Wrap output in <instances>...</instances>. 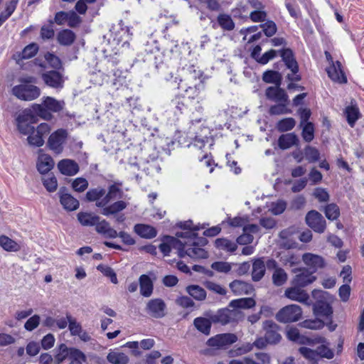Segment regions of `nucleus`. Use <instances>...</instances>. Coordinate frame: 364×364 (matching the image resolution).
I'll use <instances>...</instances> for the list:
<instances>
[{
	"instance_id": "de8ad7c7",
	"label": "nucleus",
	"mask_w": 364,
	"mask_h": 364,
	"mask_svg": "<svg viewBox=\"0 0 364 364\" xmlns=\"http://www.w3.org/2000/svg\"><path fill=\"white\" fill-rule=\"evenodd\" d=\"M296 125V121L292 117H287L279 120L277 124V129L281 132L291 130Z\"/></svg>"
},
{
	"instance_id": "1a4fd4ad",
	"label": "nucleus",
	"mask_w": 364,
	"mask_h": 364,
	"mask_svg": "<svg viewBox=\"0 0 364 364\" xmlns=\"http://www.w3.org/2000/svg\"><path fill=\"white\" fill-rule=\"evenodd\" d=\"M307 225L317 233L324 232L326 228V222L322 215L314 210L307 213L305 218Z\"/></svg>"
},
{
	"instance_id": "bb28decb",
	"label": "nucleus",
	"mask_w": 364,
	"mask_h": 364,
	"mask_svg": "<svg viewBox=\"0 0 364 364\" xmlns=\"http://www.w3.org/2000/svg\"><path fill=\"white\" fill-rule=\"evenodd\" d=\"M56 39L60 45L70 46L75 42L76 35L72 30L63 29L58 33Z\"/></svg>"
},
{
	"instance_id": "39448f33",
	"label": "nucleus",
	"mask_w": 364,
	"mask_h": 364,
	"mask_svg": "<svg viewBox=\"0 0 364 364\" xmlns=\"http://www.w3.org/2000/svg\"><path fill=\"white\" fill-rule=\"evenodd\" d=\"M12 94L21 100L31 101L40 96L41 90L34 85H18L12 88Z\"/></svg>"
},
{
	"instance_id": "72a5a7b5",
	"label": "nucleus",
	"mask_w": 364,
	"mask_h": 364,
	"mask_svg": "<svg viewBox=\"0 0 364 364\" xmlns=\"http://www.w3.org/2000/svg\"><path fill=\"white\" fill-rule=\"evenodd\" d=\"M255 301L252 298H241L232 300L229 303V307L237 310L239 309H247L255 306Z\"/></svg>"
},
{
	"instance_id": "5701e85b",
	"label": "nucleus",
	"mask_w": 364,
	"mask_h": 364,
	"mask_svg": "<svg viewBox=\"0 0 364 364\" xmlns=\"http://www.w3.org/2000/svg\"><path fill=\"white\" fill-rule=\"evenodd\" d=\"M134 231L136 234L142 238L152 239L157 235V230L151 225L146 224H136L134 227Z\"/></svg>"
},
{
	"instance_id": "dca6fc26",
	"label": "nucleus",
	"mask_w": 364,
	"mask_h": 364,
	"mask_svg": "<svg viewBox=\"0 0 364 364\" xmlns=\"http://www.w3.org/2000/svg\"><path fill=\"white\" fill-rule=\"evenodd\" d=\"M279 53L282 57V61L286 67L291 71L292 73H299V65L296 60L294 53L291 48H283L279 50Z\"/></svg>"
},
{
	"instance_id": "f704fd0d",
	"label": "nucleus",
	"mask_w": 364,
	"mask_h": 364,
	"mask_svg": "<svg viewBox=\"0 0 364 364\" xmlns=\"http://www.w3.org/2000/svg\"><path fill=\"white\" fill-rule=\"evenodd\" d=\"M217 23L225 31H231L235 26L232 17L227 14H220L217 17Z\"/></svg>"
},
{
	"instance_id": "c85d7f7f",
	"label": "nucleus",
	"mask_w": 364,
	"mask_h": 364,
	"mask_svg": "<svg viewBox=\"0 0 364 364\" xmlns=\"http://www.w3.org/2000/svg\"><path fill=\"white\" fill-rule=\"evenodd\" d=\"M314 313L317 316H330L333 314L330 304L322 299L316 301L313 306Z\"/></svg>"
},
{
	"instance_id": "e433bc0d",
	"label": "nucleus",
	"mask_w": 364,
	"mask_h": 364,
	"mask_svg": "<svg viewBox=\"0 0 364 364\" xmlns=\"http://www.w3.org/2000/svg\"><path fill=\"white\" fill-rule=\"evenodd\" d=\"M0 246L6 252H18L21 250L20 245L4 235L0 236Z\"/></svg>"
},
{
	"instance_id": "338daca9",
	"label": "nucleus",
	"mask_w": 364,
	"mask_h": 364,
	"mask_svg": "<svg viewBox=\"0 0 364 364\" xmlns=\"http://www.w3.org/2000/svg\"><path fill=\"white\" fill-rule=\"evenodd\" d=\"M41 317L39 315L35 314L30 317L24 324V328L28 331H32L36 329L40 324Z\"/></svg>"
},
{
	"instance_id": "13d9d810",
	"label": "nucleus",
	"mask_w": 364,
	"mask_h": 364,
	"mask_svg": "<svg viewBox=\"0 0 364 364\" xmlns=\"http://www.w3.org/2000/svg\"><path fill=\"white\" fill-rule=\"evenodd\" d=\"M259 27L262 28L264 33L267 37L273 36L277 31L276 23L271 20L267 21L265 23L260 24Z\"/></svg>"
},
{
	"instance_id": "0e129e2a",
	"label": "nucleus",
	"mask_w": 364,
	"mask_h": 364,
	"mask_svg": "<svg viewBox=\"0 0 364 364\" xmlns=\"http://www.w3.org/2000/svg\"><path fill=\"white\" fill-rule=\"evenodd\" d=\"M73 188L79 193L85 191L88 187V181L85 178H77L72 183Z\"/></svg>"
},
{
	"instance_id": "6ab92c4d",
	"label": "nucleus",
	"mask_w": 364,
	"mask_h": 364,
	"mask_svg": "<svg viewBox=\"0 0 364 364\" xmlns=\"http://www.w3.org/2000/svg\"><path fill=\"white\" fill-rule=\"evenodd\" d=\"M229 287L235 295H248L254 291L251 284L242 280L235 279L230 283Z\"/></svg>"
},
{
	"instance_id": "ddd939ff",
	"label": "nucleus",
	"mask_w": 364,
	"mask_h": 364,
	"mask_svg": "<svg viewBox=\"0 0 364 364\" xmlns=\"http://www.w3.org/2000/svg\"><path fill=\"white\" fill-rule=\"evenodd\" d=\"M302 261L313 273L319 269L324 268L326 264L323 257L310 252L304 253L302 255Z\"/></svg>"
},
{
	"instance_id": "f257e3e1",
	"label": "nucleus",
	"mask_w": 364,
	"mask_h": 364,
	"mask_svg": "<svg viewBox=\"0 0 364 364\" xmlns=\"http://www.w3.org/2000/svg\"><path fill=\"white\" fill-rule=\"evenodd\" d=\"M177 237H181L187 240L186 248L185 249V255L193 259H206L208 253L202 247L208 243V240L204 237H198L196 232L185 231L176 233Z\"/></svg>"
},
{
	"instance_id": "79ce46f5",
	"label": "nucleus",
	"mask_w": 364,
	"mask_h": 364,
	"mask_svg": "<svg viewBox=\"0 0 364 364\" xmlns=\"http://www.w3.org/2000/svg\"><path fill=\"white\" fill-rule=\"evenodd\" d=\"M71 348H68L65 343L60 344L55 348V360L56 364L62 363L67 358L70 357Z\"/></svg>"
},
{
	"instance_id": "09e8293b",
	"label": "nucleus",
	"mask_w": 364,
	"mask_h": 364,
	"mask_svg": "<svg viewBox=\"0 0 364 364\" xmlns=\"http://www.w3.org/2000/svg\"><path fill=\"white\" fill-rule=\"evenodd\" d=\"M105 189L101 187L90 189L86 193V200L87 201H97L102 198L105 195Z\"/></svg>"
},
{
	"instance_id": "a878e982",
	"label": "nucleus",
	"mask_w": 364,
	"mask_h": 364,
	"mask_svg": "<svg viewBox=\"0 0 364 364\" xmlns=\"http://www.w3.org/2000/svg\"><path fill=\"white\" fill-rule=\"evenodd\" d=\"M139 284L140 294L144 297L151 296L154 290V284L151 279L146 274H142L139 277Z\"/></svg>"
},
{
	"instance_id": "ea45409f",
	"label": "nucleus",
	"mask_w": 364,
	"mask_h": 364,
	"mask_svg": "<svg viewBox=\"0 0 364 364\" xmlns=\"http://www.w3.org/2000/svg\"><path fill=\"white\" fill-rule=\"evenodd\" d=\"M77 219L84 226H93L96 225L100 218L92 213L80 212L77 214Z\"/></svg>"
},
{
	"instance_id": "774afa93",
	"label": "nucleus",
	"mask_w": 364,
	"mask_h": 364,
	"mask_svg": "<svg viewBox=\"0 0 364 364\" xmlns=\"http://www.w3.org/2000/svg\"><path fill=\"white\" fill-rule=\"evenodd\" d=\"M123 192L116 184H112L109 187L108 193L105 195L110 200L121 198Z\"/></svg>"
},
{
	"instance_id": "a18cd8bd",
	"label": "nucleus",
	"mask_w": 364,
	"mask_h": 364,
	"mask_svg": "<svg viewBox=\"0 0 364 364\" xmlns=\"http://www.w3.org/2000/svg\"><path fill=\"white\" fill-rule=\"evenodd\" d=\"M262 80L267 83H274L277 86H280L282 75L277 71L267 70L263 73Z\"/></svg>"
},
{
	"instance_id": "2f4dec72",
	"label": "nucleus",
	"mask_w": 364,
	"mask_h": 364,
	"mask_svg": "<svg viewBox=\"0 0 364 364\" xmlns=\"http://www.w3.org/2000/svg\"><path fill=\"white\" fill-rule=\"evenodd\" d=\"M204 89V85L202 81H199L198 83L194 85V86H189L186 87L184 91L188 98L189 99H197L198 102L203 101L204 97L200 95V91Z\"/></svg>"
},
{
	"instance_id": "393cba45",
	"label": "nucleus",
	"mask_w": 364,
	"mask_h": 364,
	"mask_svg": "<svg viewBox=\"0 0 364 364\" xmlns=\"http://www.w3.org/2000/svg\"><path fill=\"white\" fill-rule=\"evenodd\" d=\"M266 262L263 258L256 259L252 264V279L254 282L260 281L266 271Z\"/></svg>"
},
{
	"instance_id": "5fc2aeb1",
	"label": "nucleus",
	"mask_w": 364,
	"mask_h": 364,
	"mask_svg": "<svg viewBox=\"0 0 364 364\" xmlns=\"http://www.w3.org/2000/svg\"><path fill=\"white\" fill-rule=\"evenodd\" d=\"M301 136L306 142L311 141L314 138V126L312 122L303 124Z\"/></svg>"
},
{
	"instance_id": "aec40b11",
	"label": "nucleus",
	"mask_w": 364,
	"mask_h": 364,
	"mask_svg": "<svg viewBox=\"0 0 364 364\" xmlns=\"http://www.w3.org/2000/svg\"><path fill=\"white\" fill-rule=\"evenodd\" d=\"M58 168L60 172L68 176L77 174L79 171L78 164L72 159H62L58 164Z\"/></svg>"
},
{
	"instance_id": "7c9ffc66",
	"label": "nucleus",
	"mask_w": 364,
	"mask_h": 364,
	"mask_svg": "<svg viewBox=\"0 0 364 364\" xmlns=\"http://www.w3.org/2000/svg\"><path fill=\"white\" fill-rule=\"evenodd\" d=\"M186 292L195 300L203 301L206 299V291L199 285L191 284L186 287Z\"/></svg>"
},
{
	"instance_id": "2eb2a0df",
	"label": "nucleus",
	"mask_w": 364,
	"mask_h": 364,
	"mask_svg": "<svg viewBox=\"0 0 364 364\" xmlns=\"http://www.w3.org/2000/svg\"><path fill=\"white\" fill-rule=\"evenodd\" d=\"M41 77L45 84L50 87L60 89L63 87V76L59 71H46L42 74Z\"/></svg>"
},
{
	"instance_id": "0eeeda50",
	"label": "nucleus",
	"mask_w": 364,
	"mask_h": 364,
	"mask_svg": "<svg viewBox=\"0 0 364 364\" xmlns=\"http://www.w3.org/2000/svg\"><path fill=\"white\" fill-rule=\"evenodd\" d=\"M266 266L269 271H274L272 280L274 286L281 287L287 282L288 274L283 268L279 266L278 262L275 259H268L266 261Z\"/></svg>"
},
{
	"instance_id": "c9c22d12",
	"label": "nucleus",
	"mask_w": 364,
	"mask_h": 364,
	"mask_svg": "<svg viewBox=\"0 0 364 364\" xmlns=\"http://www.w3.org/2000/svg\"><path fill=\"white\" fill-rule=\"evenodd\" d=\"M344 114L346 117L348 124L353 127L356 121L360 118V114L358 107L354 105L346 107Z\"/></svg>"
},
{
	"instance_id": "cd10ccee",
	"label": "nucleus",
	"mask_w": 364,
	"mask_h": 364,
	"mask_svg": "<svg viewBox=\"0 0 364 364\" xmlns=\"http://www.w3.org/2000/svg\"><path fill=\"white\" fill-rule=\"evenodd\" d=\"M298 143L299 139L294 133L282 134L278 139V146L282 150L288 149Z\"/></svg>"
},
{
	"instance_id": "f03ea898",
	"label": "nucleus",
	"mask_w": 364,
	"mask_h": 364,
	"mask_svg": "<svg viewBox=\"0 0 364 364\" xmlns=\"http://www.w3.org/2000/svg\"><path fill=\"white\" fill-rule=\"evenodd\" d=\"M229 306L228 307L221 308L216 311L212 310H207L204 311L203 315L209 317L213 324H218L220 326H226L230 323L237 322L242 317L240 311L237 309H230Z\"/></svg>"
},
{
	"instance_id": "b1692460",
	"label": "nucleus",
	"mask_w": 364,
	"mask_h": 364,
	"mask_svg": "<svg viewBox=\"0 0 364 364\" xmlns=\"http://www.w3.org/2000/svg\"><path fill=\"white\" fill-rule=\"evenodd\" d=\"M213 322L209 317L203 316L196 317L193 320V325L195 328L200 333L205 336L210 333L211 326Z\"/></svg>"
},
{
	"instance_id": "7ed1b4c3",
	"label": "nucleus",
	"mask_w": 364,
	"mask_h": 364,
	"mask_svg": "<svg viewBox=\"0 0 364 364\" xmlns=\"http://www.w3.org/2000/svg\"><path fill=\"white\" fill-rule=\"evenodd\" d=\"M187 242H183L173 236H164L162 240V243L159 245V250L164 256L169 255L171 249L178 250V255L179 257L183 258L185 255V249L186 248Z\"/></svg>"
},
{
	"instance_id": "58836bf2",
	"label": "nucleus",
	"mask_w": 364,
	"mask_h": 364,
	"mask_svg": "<svg viewBox=\"0 0 364 364\" xmlns=\"http://www.w3.org/2000/svg\"><path fill=\"white\" fill-rule=\"evenodd\" d=\"M107 360L112 364H127L129 362L128 356L118 350L110 351L107 355Z\"/></svg>"
},
{
	"instance_id": "a211bd4d",
	"label": "nucleus",
	"mask_w": 364,
	"mask_h": 364,
	"mask_svg": "<svg viewBox=\"0 0 364 364\" xmlns=\"http://www.w3.org/2000/svg\"><path fill=\"white\" fill-rule=\"evenodd\" d=\"M265 95L269 100L276 102H288L289 97L284 90L276 85L266 89Z\"/></svg>"
},
{
	"instance_id": "37998d69",
	"label": "nucleus",
	"mask_w": 364,
	"mask_h": 364,
	"mask_svg": "<svg viewBox=\"0 0 364 364\" xmlns=\"http://www.w3.org/2000/svg\"><path fill=\"white\" fill-rule=\"evenodd\" d=\"M43 105L53 112H58L63 109L64 102L58 101L53 97H46L43 100Z\"/></svg>"
},
{
	"instance_id": "c03bdc74",
	"label": "nucleus",
	"mask_w": 364,
	"mask_h": 364,
	"mask_svg": "<svg viewBox=\"0 0 364 364\" xmlns=\"http://www.w3.org/2000/svg\"><path fill=\"white\" fill-rule=\"evenodd\" d=\"M19 0H11L6 4V9L0 14V27L13 14Z\"/></svg>"
},
{
	"instance_id": "4468645a",
	"label": "nucleus",
	"mask_w": 364,
	"mask_h": 364,
	"mask_svg": "<svg viewBox=\"0 0 364 364\" xmlns=\"http://www.w3.org/2000/svg\"><path fill=\"white\" fill-rule=\"evenodd\" d=\"M58 194L59 196L60 203L65 210L68 211H73L79 208V201L72 195L67 193L66 187H60Z\"/></svg>"
},
{
	"instance_id": "e2e57ef3",
	"label": "nucleus",
	"mask_w": 364,
	"mask_h": 364,
	"mask_svg": "<svg viewBox=\"0 0 364 364\" xmlns=\"http://www.w3.org/2000/svg\"><path fill=\"white\" fill-rule=\"evenodd\" d=\"M205 225H206L205 224H203V225L198 224L197 225H194L193 223V221L191 220L184 221V222H180V223L178 224V227L180 228L185 230L186 231L194 232L199 230L204 229L205 228Z\"/></svg>"
},
{
	"instance_id": "4c0bfd02",
	"label": "nucleus",
	"mask_w": 364,
	"mask_h": 364,
	"mask_svg": "<svg viewBox=\"0 0 364 364\" xmlns=\"http://www.w3.org/2000/svg\"><path fill=\"white\" fill-rule=\"evenodd\" d=\"M215 245L218 249L229 252H234L237 248L236 242L227 238L216 239L215 241Z\"/></svg>"
},
{
	"instance_id": "bf43d9fd",
	"label": "nucleus",
	"mask_w": 364,
	"mask_h": 364,
	"mask_svg": "<svg viewBox=\"0 0 364 364\" xmlns=\"http://www.w3.org/2000/svg\"><path fill=\"white\" fill-rule=\"evenodd\" d=\"M67 318L69 323L68 327L72 336H77L81 333L82 326L80 323L77 322L76 319L73 318L70 314H67Z\"/></svg>"
},
{
	"instance_id": "9d476101",
	"label": "nucleus",
	"mask_w": 364,
	"mask_h": 364,
	"mask_svg": "<svg viewBox=\"0 0 364 364\" xmlns=\"http://www.w3.org/2000/svg\"><path fill=\"white\" fill-rule=\"evenodd\" d=\"M293 272L295 276L291 283L296 287H305L316 279L314 273L306 268H296L293 269Z\"/></svg>"
},
{
	"instance_id": "49530a36",
	"label": "nucleus",
	"mask_w": 364,
	"mask_h": 364,
	"mask_svg": "<svg viewBox=\"0 0 364 364\" xmlns=\"http://www.w3.org/2000/svg\"><path fill=\"white\" fill-rule=\"evenodd\" d=\"M326 217L330 220H337L340 216V208L334 203L328 204L323 209Z\"/></svg>"
},
{
	"instance_id": "3c124183",
	"label": "nucleus",
	"mask_w": 364,
	"mask_h": 364,
	"mask_svg": "<svg viewBox=\"0 0 364 364\" xmlns=\"http://www.w3.org/2000/svg\"><path fill=\"white\" fill-rule=\"evenodd\" d=\"M287 102H279L277 105H272L269 108V113L271 115H281L289 114L291 110L287 107Z\"/></svg>"
},
{
	"instance_id": "6e6552de",
	"label": "nucleus",
	"mask_w": 364,
	"mask_h": 364,
	"mask_svg": "<svg viewBox=\"0 0 364 364\" xmlns=\"http://www.w3.org/2000/svg\"><path fill=\"white\" fill-rule=\"evenodd\" d=\"M67 137L68 132L64 129H58L50 135L47 143L48 148L55 154H60Z\"/></svg>"
},
{
	"instance_id": "f3484780",
	"label": "nucleus",
	"mask_w": 364,
	"mask_h": 364,
	"mask_svg": "<svg viewBox=\"0 0 364 364\" xmlns=\"http://www.w3.org/2000/svg\"><path fill=\"white\" fill-rule=\"evenodd\" d=\"M300 287L294 286L287 288L284 291V295L288 299L302 304H309V296L306 291L301 289Z\"/></svg>"
},
{
	"instance_id": "423d86ee",
	"label": "nucleus",
	"mask_w": 364,
	"mask_h": 364,
	"mask_svg": "<svg viewBox=\"0 0 364 364\" xmlns=\"http://www.w3.org/2000/svg\"><path fill=\"white\" fill-rule=\"evenodd\" d=\"M237 341L235 333H219L208 339L206 344L214 349H227Z\"/></svg>"
},
{
	"instance_id": "69168bd1",
	"label": "nucleus",
	"mask_w": 364,
	"mask_h": 364,
	"mask_svg": "<svg viewBox=\"0 0 364 364\" xmlns=\"http://www.w3.org/2000/svg\"><path fill=\"white\" fill-rule=\"evenodd\" d=\"M301 325L305 328L317 330L324 326V322L320 319L305 320Z\"/></svg>"
},
{
	"instance_id": "603ef678",
	"label": "nucleus",
	"mask_w": 364,
	"mask_h": 364,
	"mask_svg": "<svg viewBox=\"0 0 364 364\" xmlns=\"http://www.w3.org/2000/svg\"><path fill=\"white\" fill-rule=\"evenodd\" d=\"M32 108L33 112L38 116L46 120H50L53 117L50 111L43 105V103L42 105L34 104L33 105Z\"/></svg>"
},
{
	"instance_id": "864d4df0",
	"label": "nucleus",
	"mask_w": 364,
	"mask_h": 364,
	"mask_svg": "<svg viewBox=\"0 0 364 364\" xmlns=\"http://www.w3.org/2000/svg\"><path fill=\"white\" fill-rule=\"evenodd\" d=\"M27 140L29 145L32 146L41 147L44 144V138L35 129L28 135Z\"/></svg>"
},
{
	"instance_id": "052dcab7",
	"label": "nucleus",
	"mask_w": 364,
	"mask_h": 364,
	"mask_svg": "<svg viewBox=\"0 0 364 364\" xmlns=\"http://www.w3.org/2000/svg\"><path fill=\"white\" fill-rule=\"evenodd\" d=\"M97 270L100 271L105 276L109 277L113 284H117L118 282L117 274L113 269L110 267L104 264H99L97 267Z\"/></svg>"
},
{
	"instance_id": "c756f323",
	"label": "nucleus",
	"mask_w": 364,
	"mask_h": 364,
	"mask_svg": "<svg viewBox=\"0 0 364 364\" xmlns=\"http://www.w3.org/2000/svg\"><path fill=\"white\" fill-rule=\"evenodd\" d=\"M337 65L338 66V69L336 68L334 64L332 66H330L329 68H327L326 71L328 77L332 80L336 82H338L341 83L346 82L347 79L341 69V63L339 61H337Z\"/></svg>"
},
{
	"instance_id": "6e6d98bb",
	"label": "nucleus",
	"mask_w": 364,
	"mask_h": 364,
	"mask_svg": "<svg viewBox=\"0 0 364 364\" xmlns=\"http://www.w3.org/2000/svg\"><path fill=\"white\" fill-rule=\"evenodd\" d=\"M204 286L209 291H213L220 296H225L227 294V289L219 284H217L212 281H206L204 283Z\"/></svg>"
},
{
	"instance_id": "20e7f679",
	"label": "nucleus",
	"mask_w": 364,
	"mask_h": 364,
	"mask_svg": "<svg viewBox=\"0 0 364 364\" xmlns=\"http://www.w3.org/2000/svg\"><path fill=\"white\" fill-rule=\"evenodd\" d=\"M301 316V308L296 304H290L282 308L275 317L279 322L287 323L298 321Z\"/></svg>"
},
{
	"instance_id": "8fccbe9b",
	"label": "nucleus",
	"mask_w": 364,
	"mask_h": 364,
	"mask_svg": "<svg viewBox=\"0 0 364 364\" xmlns=\"http://www.w3.org/2000/svg\"><path fill=\"white\" fill-rule=\"evenodd\" d=\"M304 155L306 159L309 163H314L318 161L320 158V153L316 147L306 146L304 149Z\"/></svg>"
},
{
	"instance_id": "a19ab883",
	"label": "nucleus",
	"mask_w": 364,
	"mask_h": 364,
	"mask_svg": "<svg viewBox=\"0 0 364 364\" xmlns=\"http://www.w3.org/2000/svg\"><path fill=\"white\" fill-rule=\"evenodd\" d=\"M17 121V129L20 133L24 135H29L32 131L35 129L34 127L31 126L28 122L27 115H18L16 118Z\"/></svg>"
},
{
	"instance_id": "9b49d317",
	"label": "nucleus",
	"mask_w": 364,
	"mask_h": 364,
	"mask_svg": "<svg viewBox=\"0 0 364 364\" xmlns=\"http://www.w3.org/2000/svg\"><path fill=\"white\" fill-rule=\"evenodd\" d=\"M166 305L161 299H153L149 300L146 306L147 314L155 318H161L166 315Z\"/></svg>"
},
{
	"instance_id": "f8f14e48",
	"label": "nucleus",
	"mask_w": 364,
	"mask_h": 364,
	"mask_svg": "<svg viewBox=\"0 0 364 364\" xmlns=\"http://www.w3.org/2000/svg\"><path fill=\"white\" fill-rule=\"evenodd\" d=\"M262 327L265 331L264 336L269 344H277L281 341L282 336L279 332L280 327L275 322L267 320L263 322Z\"/></svg>"
},
{
	"instance_id": "680f3d73",
	"label": "nucleus",
	"mask_w": 364,
	"mask_h": 364,
	"mask_svg": "<svg viewBox=\"0 0 364 364\" xmlns=\"http://www.w3.org/2000/svg\"><path fill=\"white\" fill-rule=\"evenodd\" d=\"M38 46L36 43H31L26 46L22 50L21 55L22 59H29L33 58L38 52Z\"/></svg>"
},
{
	"instance_id": "4d7b16f0",
	"label": "nucleus",
	"mask_w": 364,
	"mask_h": 364,
	"mask_svg": "<svg viewBox=\"0 0 364 364\" xmlns=\"http://www.w3.org/2000/svg\"><path fill=\"white\" fill-rule=\"evenodd\" d=\"M42 182L48 192H54L58 187V181L55 176L48 175L42 178Z\"/></svg>"
},
{
	"instance_id": "473e14b6",
	"label": "nucleus",
	"mask_w": 364,
	"mask_h": 364,
	"mask_svg": "<svg viewBox=\"0 0 364 364\" xmlns=\"http://www.w3.org/2000/svg\"><path fill=\"white\" fill-rule=\"evenodd\" d=\"M127 207V203L123 200H118L102 209L101 214L105 216L115 215L124 210Z\"/></svg>"
},
{
	"instance_id": "412c9836",
	"label": "nucleus",
	"mask_w": 364,
	"mask_h": 364,
	"mask_svg": "<svg viewBox=\"0 0 364 364\" xmlns=\"http://www.w3.org/2000/svg\"><path fill=\"white\" fill-rule=\"evenodd\" d=\"M53 158L46 154L40 153L38 157L36 167L41 174L48 173L54 166Z\"/></svg>"
},
{
	"instance_id": "4be33fe9",
	"label": "nucleus",
	"mask_w": 364,
	"mask_h": 364,
	"mask_svg": "<svg viewBox=\"0 0 364 364\" xmlns=\"http://www.w3.org/2000/svg\"><path fill=\"white\" fill-rule=\"evenodd\" d=\"M95 230L106 238L114 239L118 236L117 230L112 228L105 220H98L95 225Z\"/></svg>"
}]
</instances>
